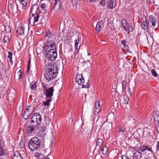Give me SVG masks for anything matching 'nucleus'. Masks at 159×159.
Here are the masks:
<instances>
[{"instance_id": "49530a36", "label": "nucleus", "mask_w": 159, "mask_h": 159, "mask_svg": "<svg viewBox=\"0 0 159 159\" xmlns=\"http://www.w3.org/2000/svg\"><path fill=\"white\" fill-rule=\"evenodd\" d=\"M18 73L20 74L19 75V77L18 78V79H20L21 77V72L20 71H19L18 72Z\"/></svg>"}, {"instance_id": "8fccbe9b", "label": "nucleus", "mask_w": 159, "mask_h": 159, "mask_svg": "<svg viewBox=\"0 0 159 159\" xmlns=\"http://www.w3.org/2000/svg\"><path fill=\"white\" fill-rule=\"evenodd\" d=\"M122 43L125 46V44H126V41L125 40H122L121 41Z\"/></svg>"}, {"instance_id": "c85d7f7f", "label": "nucleus", "mask_w": 159, "mask_h": 159, "mask_svg": "<svg viewBox=\"0 0 159 159\" xmlns=\"http://www.w3.org/2000/svg\"><path fill=\"white\" fill-rule=\"evenodd\" d=\"M31 89L34 90L36 88V84L35 81H32L30 84Z\"/></svg>"}, {"instance_id": "6ab92c4d", "label": "nucleus", "mask_w": 159, "mask_h": 159, "mask_svg": "<svg viewBox=\"0 0 159 159\" xmlns=\"http://www.w3.org/2000/svg\"><path fill=\"white\" fill-rule=\"evenodd\" d=\"M149 24V22L148 21H146L145 19V21H143L141 24V27L142 29L144 30H146L148 28V25Z\"/></svg>"}, {"instance_id": "ddd939ff", "label": "nucleus", "mask_w": 159, "mask_h": 159, "mask_svg": "<svg viewBox=\"0 0 159 159\" xmlns=\"http://www.w3.org/2000/svg\"><path fill=\"white\" fill-rule=\"evenodd\" d=\"M39 6L37 4H35L33 5L31 8L30 11L32 15H35L38 10Z\"/></svg>"}, {"instance_id": "864d4df0", "label": "nucleus", "mask_w": 159, "mask_h": 159, "mask_svg": "<svg viewBox=\"0 0 159 159\" xmlns=\"http://www.w3.org/2000/svg\"><path fill=\"white\" fill-rule=\"evenodd\" d=\"M47 14V12H45L44 13L43 15H45V14Z\"/></svg>"}, {"instance_id": "58836bf2", "label": "nucleus", "mask_w": 159, "mask_h": 159, "mask_svg": "<svg viewBox=\"0 0 159 159\" xmlns=\"http://www.w3.org/2000/svg\"><path fill=\"white\" fill-rule=\"evenodd\" d=\"M30 59H29V60L28 62V66L27 67V73L29 74V70L30 69Z\"/></svg>"}, {"instance_id": "79ce46f5", "label": "nucleus", "mask_w": 159, "mask_h": 159, "mask_svg": "<svg viewBox=\"0 0 159 159\" xmlns=\"http://www.w3.org/2000/svg\"><path fill=\"white\" fill-rule=\"evenodd\" d=\"M105 0H101L100 2V5L103 7H104L105 4Z\"/></svg>"}, {"instance_id": "0eeeda50", "label": "nucleus", "mask_w": 159, "mask_h": 159, "mask_svg": "<svg viewBox=\"0 0 159 159\" xmlns=\"http://www.w3.org/2000/svg\"><path fill=\"white\" fill-rule=\"evenodd\" d=\"M39 18V14L35 15V16L32 15V16L29 19L30 24L32 26H33L35 22L38 21Z\"/></svg>"}, {"instance_id": "4be33fe9", "label": "nucleus", "mask_w": 159, "mask_h": 159, "mask_svg": "<svg viewBox=\"0 0 159 159\" xmlns=\"http://www.w3.org/2000/svg\"><path fill=\"white\" fill-rule=\"evenodd\" d=\"M17 33H19L20 35H24V30L23 27H18L17 30Z\"/></svg>"}, {"instance_id": "f3484780", "label": "nucleus", "mask_w": 159, "mask_h": 159, "mask_svg": "<svg viewBox=\"0 0 159 159\" xmlns=\"http://www.w3.org/2000/svg\"><path fill=\"white\" fill-rule=\"evenodd\" d=\"M103 26L104 22L103 21H101L97 23L96 29L98 31H100Z\"/></svg>"}, {"instance_id": "3c124183", "label": "nucleus", "mask_w": 159, "mask_h": 159, "mask_svg": "<svg viewBox=\"0 0 159 159\" xmlns=\"http://www.w3.org/2000/svg\"><path fill=\"white\" fill-rule=\"evenodd\" d=\"M97 0H89V2H95Z\"/></svg>"}, {"instance_id": "b1692460", "label": "nucleus", "mask_w": 159, "mask_h": 159, "mask_svg": "<svg viewBox=\"0 0 159 159\" xmlns=\"http://www.w3.org/2000/svg\"><path fill=\"white\" fill-rule=\"evenodd\" d=\"M108 148L106 146H104L101 149V152L103 155H106L108 151Z\"/></svg>"}, {"instance_id": "5701e85b", "label": "nucleus", "mask_w": 159, "mask_h": 159, "mask_svg": "<svg viewBox=\"0 0 159 159\" xmlns=\"http://www.w3.org/2000/svg\"><path fill=\"white\" fill-rule=\"evenodd\" d=\"M103 144V141L102 139L99 138L98 139L96 142L97 146L100 148Z\"/></svg>"}, {"instance_id": "aec40b11", "label": "nucleus", "mask_w": 159, "mask_h": 159, "mask_svg": "<svg viewBox=\"0 0 159 159\" xmlns=\"http://www.w3.org/2000/svg\"><path fill=\"white\" fill-rule=\"evenodd\" d=\"M13 159H22V157L20 153L16 152L13 154Z\"/></svg>"}, {"instance_id": "603ef678", "label": "nucleus", "mask_w": 159, "mask_h": 159, "mask_svg": "<svg viewBox=\"0 0 159 159\" xmlns=\"http://www.w3.org/2000/svg\"><path fill=\"white\" fill-rule=\"evenodd\" d=\"M88 55L89 56H90L91 55V53L90 52L88 53Z\"/></svg>"}, {"instance_id": "2eb2a0df", "label": "nucleus", "mask_w": 159, "mask_h": 159, "mask_svg": "<svg viewBox=\"0 0 159 159\" xmlns=\"http://www.w3.org/2000/svg\"><path fill=\"white\" fill-rule=\"evenodd\" d=\"M74 35L77 38V39H76L75 40V51L76 53H77L78 51V48H77L78 44L80 39L79 38V35L78 34H75Z\"/></svg>"}, {"instance_id": "39448f33", "label": "nucleus", "mask_w": 159, "mask_h": 159, "mask_svg": "<svg viewBox=\"0 0 159 159\" xmlns=\"http://www.w3.org/2000/svg\"><path fill=\"white\" fill-rule=\"evenodd\" d=\"M41 121V116L38 113H35L31 117L30 122L32 125H35L37 127L40 124Z\"/></svg>"}, {"instance_id": "a878e982", "label": "nucleus", "mask_w": 159, "mask_h": 159, "mask_svg": "<svg viewBox=\"0 0 159 159\" xmlns=\"http://www.w3.org/2000/svg\"><path fill=\"white\" fill-rule=\"evenodd\" d=\"M122 88V92L125 93L126 92V83L125 81H123L121 83Z\"/></svg>"}, {"instance_id": "7ed1b4c3", "label": "nucleus", "mask_w": 159, "mask_h": 159, "mask_svg": "<svg viewBox=\"0 0 159 159\" xmlns=\"http://www.w3.org/2000/svg\"><path fill=\"white\" fill-rule=\"evenodd\" d=\"M40 140L37 137H34L29 142V148L32 151L36 150L40 147Z\"/></svg>"}, {"instance_id": "09e8293b", "label": "nucleus", "mask_w": 159, "mask_h": 159, "mask_svg": "<svg viewBox=\"0 0 159 159\" xmlns=\"http://www.w3.org/2000/svg\"><path fill=\"white\" fill-rule=\"evenodd\" d=\"M39 153H38V152H36L35 153V156L36 157H38L39 158Z\"/></svg>"}, {"instance_id": "a18cd8bd", "label": "nucleus", "mask_w": 159, "mask_h": 159, "mask_svg": "<svg viewBox=\"0 0 159 159\" xmlns=\"http://www.w3.org/2000/svg\"><path fill=\"white\" fill-rule=\"evenodd\" d=\"M156 150L157 151L159 150V141L158 143V144L157 145Z\"/></svg>"}, {"instance_id": "dca6fc26", "label": "nucleus", "mask_w": 159, "mask_h": 159, "mask_svg": "<svg viewBox=\"0 0 159 159\" xmlns=\"http://www.w3.org/2000/svg\"><path fill=\"white\" fill-rule=\"evenodd\" d=\"M147 150L149 151L153 152L151 148L149 147L148 146L143 145L139 148V150L141 152H143L146 150Z\"/></svg>"}, {"instance_id": "423d86ee", "label": "nucleus", "mask_w": 159, "mask_h": 159, "mask_svg": "<svg viewBox=\"0 0 159 159\" xmlns=\"http://www.w3.org/2000/svg\"><path fill=\"white\" fill-rule=\"evenodd\" d=\"M39 127H37L35 125H29L26 128V133L28 134H31L34 132L37 129H38Z\"/></svg>"}, {"instance_id": "a211bd4d", "label": "nucleus", "mask_w": 159, "mask_h": 159, "mask_svg": "<svg viewBox=\"0 0 159 159\" xmlns=\"http://www.w3.org/2000/svg\"><path fill=\"white\" fill-rule=\"evenodd\" d=\"M134 155V156L133 157H135V159H141L142 157V153L138 151L135 152Z\"/></svg>"}, {"instance_id": "393cba45", "label": "nucleus", "mask_w": 159, "mask_h": 159, "mask_svg": "<svg viewBox=\"0 0 159 159\" xmlns=\"http://www.w3.org/2000/svg\"><path fill=\"white\" fill-rule=\"evenodd\" d=\"M122 27L124 28V30H125L128 27V23L126 21L125 19H123L122 21Z\"/></svg>"}, {"instance_id": "1a4fd4ad", "label": "nucleus", "mask_w": 159, "mask_h": 159, "mask_svg": "<svg viewBox=\"0 0 159 159\" xmlns=\"http://www.w3.org/2000/svg\"><path fill=\"white\" fill-rule=\"evenodd\" d=\"M54 92L53 87H52L48 89H46L44 91V93L46 95L47 98H52Z\"/></svg>"}, {"instance_id": "9d476101", "label": "nucleus", "mask_w": 159, "mask_h": 159, "mask_svg": "<svg viewBox=\"0 0 159 159\" xmlns=\"http://www.w3.org/2000/svg\"><path fill=\"white\" fill-rule=\"evenodd\" d=\"M55 1L53 9L55 11H58L61 8V3L60 0H54Z\"/></svg>"}, {"instance_id": "c03bdc74", "label": "nucleus", "mask_w": 159, "mask_h": 159, "mask_svg": "<svg viewBox=\"0 0 159 159\" xmlns=\"http://www.w3.org/2000/svg\"><path fill=\"white\" fill-rule=\"evenodd\" d=\"M43 157H44L43 154H41V153H40L39 158L42 159L43 158Z\"/></svg>"}, {"instance_id": "e433bc0d", "label": "nucleus", "mask_w": 159, "mask_h": 159, "mask_svg": "<svg viewBox=\"0 0 159 159\" xmlns=\"http://www.w3.org/2000/svg\"><path fill=\"white\" fill-rule=\"evenodd\" d=\"M9 40V37L7 36H5L3 39V42L4 43H7Z\"/></svg>"}, {"instance_id": "4c0bfd02", "label": "nucleus", "mask_w": 159, "mask_h": 159, "mask_svg": "<svg viewBox=\"0 0 159 159\" xmlns=\"http://www.w3.org/2000/svg\"><path fill=\"white\" fill-rule=\"evenodd\" d=\"M29 113H24L23 116V118L25 120L27 119L29 117Z\"/></svg>"}, {"instance_id": "de8ad7c7", "label": "nucleus", "mask_w": 159, "mask_h": 159, "mask_svg": "<svg viewBox=\"0 0 159 159\" xmlns=\"http://www.w3.org/2000/svg\"><path fill=\"white\" fill-rule=\"evenodd\" d=\"M29 108H26L25 110L24 113H29L28 111H29Z\"/></svg>"}, {"instance_id": "6e6552de", "label": "nucleus", "mask_w": 159, "mask_h": 159, "mask_svg": "<svg viewBox=\"0 0 159 159\" xmlns=\"http://www.w3.org/2000/svg\"><path fill=\"white\" fill-rule=\"evenodd\" d=\"M51 3L49 0H45L43 3L40 4V7L41 9L45 11H47V9L49 6H50Z\"/></svg>"}, {"instance_id": "5fc2aeb1", "label": "nucleus", "mask_w": 159, "mask_h": 159, "mask_svg": "<svg viewBox=\"0 0 159 159\" xmlns=\"http://www.w3.org/2000/svg\"><path fill=\"white\" fill-rule=\"evenodd\" d=\"M130 26H131V25H128V26H128V27H130Z\"/></svg>"}, {"instance_id": "ea45409f", "label": "nucleus", "mask_w": 159, "mask_h": 159, "mask_svg": "<svg viewBox=\"0 0 159 159\" xmlns=\"http://www.w3.org/2000/svg\"><path fill=\"white\" fill-rule=\"evenodd\" d=\"M9 3L8 7H10L11 9H13L12 6L13 3L12 1L11 0H9Z\"/></svg>"}, {"instance_id": "20e7f679", "label": "nucleus", "mask_w": 159, "mask_h": 159, "mask_svg": "<svg viewBox=\"0 0 159 159\" xmlns=\"http://www.w3.org/2000/svg\"><path fill=\"white\" fill-rule=\"evenodd\" d=\"M89 80H88V83L85 84L84 80L82 74L77 73L75 81L80 85H82V88H89L90 86V84L89 83Z\"/></svg>"}, {"instance_id": "bb28decb", "label": "nucleus", "mask_w": 159, "mask_h": 159, "mask_svg": "<svg viewBox=\"0 0 159 159\" xmlns=\"http://www.w3.org/2000/svg\"><path fill=\"white\" fill-rule=\"evenodd\" d=\"M52 98H47V100L46 102L43 101L44 105L46 106H49L50 105V102L51 101Z\"/></svg>"}, {"instance_id": "9b49d317", "label": "nucleus", "mask_w": 159, "mask_h": 159, "mask_svg": "<svg viewBox=\"0 0 159 159\" xmlns=\"http://www.w3.org/2000/svg\"><path fill=\"white\" fill-rule=\"evenodd\" d=\"M115 1L114 0H107V5L108 9H112L116 6Z\"/></svg>"}, {"instance_id": "4468645a", "label": "nucleus", "mask_w": 159, "mask_h": 159, "mask_svg": "<svg viewBox=\"0 0 159 159\" xmlns=\"http://www.w3.org/2000/svg\"><path fill=\"white\" fill-rule=\"evenodd\" d=\"M149 22L151 24L152 27H155L157 24V19L154 18L152 16L150 15L149 16Z\"/></svg>"}, {"instance_id": "13d9d810", "label": "nucleus", "mask_w": 159, "mask_h": 159, "mask_svg": "<svg viewBox=\"0 0 159 159\" xmlns=\"http://www.w3.org/2000/svg\"><path fill=\"white\" fill-rule=\"evenodd\" d=\"M45 159H49L48 158H45Z\"/></svg>"}, {"instance_id": "a19ab883", "label": "nucleus", "mask_w": 159, "mask_h": 159, "mask_svg": "<svg viewBox=\"0 0 159 159\" xmlns=\"http://www.w3.org/2000/svg\"><path fill=\"white\" fill-rule=\"evenodd\" d=\"M133 30V28L132 26H130L129 27H128L125 30L126 31H132Z\"/></svg>"}, {"instance_id": "f257e3e1", "label": "nucleus", "mask_w": 159, "mask_h": 159, "mask_svg": "<svg viewBox=\"0 0 159 159\" xmlns=\"http://www.w3.org/2000/svg\"><path fill=\"white\" fill-rule=\"evenodd\" d=\"M45 41L43 47V52L48 60L53 61L57 57V49L55 43V36L49 31L44 36Z\"/></svg>"}, {"instance_id": "f8f14e48", "label": "nucleus", "mask_w": 159, "mask_h": 159, "mask_svg": "<svg viewBox=\"0 0 159 159\" xmlns=\"http://www.w3.org/2000/svg\"><path fill=\"white\" fill-rule=\"evenodd\" d=\"M94 114H97L101 110V107L99 103V100L96 102L95 105L94 107Z\"/></svg>"}, {"instance_id": "72a5a7b5", "label": "nucleus", "mask_w": 159, "mask_h": 159, "mask_svg": "<svg viewBox=\"0 0 159 159\" xmlns=\"http://www.w3.org/2000/svg\"><path fill=\"white\" fill-rule=\"evenodd\" d=\"M5 31L7 33H10L11 31V29L8 26H4Z\"/></svg>"}, {"instance_id": "f03ea898", "label": "nucleus", "mask_w": 159, "mask_h": 159, "mask_svg": "<svg viewBox=\"0 0 159 159\" xmlns=\"http://www.w3.org/2000/svg\"><path fill=\"white\" fill-rule=\"evenodd\" d=\"M58 72L57 65L54 62L50 63L48 67V69L44 73L45 78L48 81L51 80L56 77Z\"/></svg>"}, {"instance_id": "37998d69", "label": "nucleus", "mask_w": 159, "mask_h": 159, "mask_svg": "<svg viewBox=\"0 0 159 159\" xmlns=\"http://www.w3.org/2000/svg\"><path fill=\"white\" fill-rule=\"evenodd\" d=\"M131 157L130 159H129V157L125 155H123L122 156V159H134L133 157Z\"/></svg>"}, {"instance_id": "c9c22d12", "label": "nucleus", "mask_w": 159, "mask_h": 159, "mask_svg": "<svg viewBox=\"0 0 159 159\" xmlns=\"http://www.w3.org/2000/svg\"><path fill=\"white\" fill-rule=\"evenodd\" d=\"M151 73L152 75L154 77H156L157 76V73H156V70L154 69H152L151 70Z\"/></svg>"}, {"instance_id": "2f4dec72", "label": "nucleus", "mask_w": 159, "mask_h": 159, "mask_svg": "<svg viewBox=\"0 0 159 159\" xmlns=\"http://www.w3.org/2000/svg\"><path fill=\"white\" fill-rule=\"evenodd\" d=\"M5 153V150L4 148L0 146V156L3 155Z\"/></svg>"}, {"instance_id": "412c9836", "label": "nucleus", "mask_w": 159, "mask_h": 159, "mask_svg": "<svg viewBox=\"0 0 159 159\" xmlns=\"http://www.w3.org/2000/svg\"><path fill=\"white\" fill-rule=\"evenodd\" d=\"M16 9L17 10L19 11L20 12L24 13L26 8V5H21V6L20 7L19 10L18 6L17 5H16Z\"/></svg>"}, {"instance_id": "7c9ffc66", "label": "nucleus", "mask_w": 159, "mask_h": 159, "mask_svg": "<svg viewBox=\"0 0 159 159\" xmlns=\"http://www.w3.org/2000/svg\"><path fill=\"white\" fill-rule=\"evenodd\" d=\"M118 129L119 132L121 133H123L124 132V131L125 130V129L124 127L122 126H120L118 127Z\"/></svg>"}, {"instance_id": "6e6d98bb", "label": "nucleus", "mask_w": 159, "mask_h": 159, "mask_svg": "<svg viewBox=\"0 0 159 159\" xmlns=\"http://www.w3.org/2000/svg\"><path fill=\"white\" fill-rule=\"evenodd\" d=\"M74 1H76V2H77L78 1H80V0H74Z\"/></svg>"}, {"instance_id": "473e14b6", "label": "nucleus", "mask_w": 159, "mask_h": 159, "mask_svg": "<svg viewBox=\"0 0 159 159\" xmlns=\"http://www.w3.org/2000/svg\"><path fill=\"white\" fill-rule=\"evenodd\" d=\"M8 57L10 59V61L11 63H12V53L11 52H8Z\"/></svg>"}, {"instance_id": "cd10ccee", "label": "nucleus", "mask_w": 159, "mask_h": 159, "mask_svg": "<svg viewBox=\"0 0 159 159\" xmlns=\"http://www.w3.org/2000/svg\"><path fill=\"white\" fill-rule=\"evenodd\" d=\"M129 99L128 96L127 95H124L123 103L125 105L127 104L128 103Z\"/></svg>"}, {"instance_id": "c756f323", "label": "nucleus", "mask_w": 159, "mask_h": 159, "mask_svg": "<svg viewBox=\"0 0 159 159\" xmlns=\"http://www.w3.org/2000/svg\"><path fill=\"white\" fill-rule=\"evenodd\" d=\"M42 128V129L39 132L38 134V135L41 137H43L44 135V131H45V129L43 127Z\"/></svg>"}, {"instance_id": "4d7b16f0", "label": "nucleus", "mask_w": 159, "mask_h": 159, "mask_svg": "<svg viewBox=\"0 0 159 159\" xmlns=\"http://www.w3.org/2000/svg\"><path fill=\"white\" fill-rule=\"evenodd\" d=\"M2 143V144H3V143H4V141H2V142L1 143Z\"/></svg>"}, {"instance_id": "f704fd0d", "label": "nucleus", "mask_w": 159, "mask_h": 159, "mask_svg": "<svg viewBox=\"0 0 159 159\" xmlns=\"http://www.w3.org/2000/svg\"><path fill=\"white\" fill-rule=\"evenodd\" d=\"M19 1L21 5H27V0H19Z\"/></svg>"}]
</instances>
